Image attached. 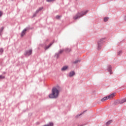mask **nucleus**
<instances>
[{
	"instance_id": "1",
	"label": "nucleus",
	"mask_w": 126,
	"mask_h": 126,
	"mask_svg": "<svg viewBox=\"0 0 126 126\" xmlns=\"http://www.w3.org/2000/svg\"><path fill=\"white\" fill-rule=\"evenodd\" d=\"M59 90L57 88L52 89V94L49 95V98H58L59 96Z\"/></svg>"
},
{
	"instance_id": "2",
	"label": "nucleus",
	"mask_w": 126,
	"mask_h": 126,
	"mask_svg": "<svg viewBox=\"0 0 126 126\" xmlns=\"http://www.w3.org/2000/svg\"><path fill=\"white\" fill-rule=\"evenodd\" d=\"M114 97H115V94H112L109 95L104 97L101 99V102H105V101H106V100H108V99H111L112 98H114Z\"/></svg>"
},
{
	"instance_id": "3",
	"label": "nucleus",
	"mask_w": 126,
	"mask_h": 126,
	"mask_svg": "<svg viewBox=\"0 0 126 126\" xmlns=\"http://www.w3.org/2000/svg\"><path fill=\"white\" fill-rule=\"evenodd\" d=\"M105 38H101L97 42V50H101V47H102V45L103 43H104V39Z\"/></svg>"
},
{
	"instance_id": "4",
	"label": "nucleus",
	"mask_w": 126,
	"mask_h": 126,
	"mask_svg": "<svg viewBox=\"0 0 126 126\" xmlns=\"http://www.w3.org/2000/svg\"><path fill=\"white\" fill-rule=\"evenodd\" d=\"M89 10H83L81 11L79 13V17H83V16H84V15H86V14H87V13H88Z\"/></svg>"
},
{
	"instance_id": "5",
	"label": "nucleus",
	"mask_w": 126,
	"mask_h": 126,
	"mask_svg": "<svg viewBox=\"0 0 126 126\" xmlns=\"http://www.w3.org/2000/svg\"><path fill=\"white\" fill-rule=\"evenodd\" d=\"M107 70L110 74H113V71H112V66L111 65H108L107 66Z\"/></svg>"
},
{
	"instance_id": "6",
	"label": "nucleus",
	"mask_w": 126,
	"mask_h": 126,
	"mask_svg": "<svg viewBox=\"0 0 126 126\" xmlns=\"http://www.w3.org/2000/svg\"><path fill=\"white\" fill-rule=\"evenodd\" d=\"M25 55V56H30L31 55H32V49L26 51Z\"/></svg>"
},
{
	"instance_id": "7",
	"label": "nucleus",
	"mask_w": 126,
	"mask_h": 126,
	"mask_svg": "<svg viewBox=\"0 0 126 126\" xmlns=\"http://www.w3.org/2000/svg\"><path fill=\"white\" fill-rule=\"evenodd\" d=\"M63 50H61L59 51V53H57L56 54H55V57L57 59H58V58H59V57H60V54H63Z\"/></svg>"
},
{
	"instance_id": "8",
	"label": "nucleus",
	"mask_w": 126,
	"mask_h": 126,
	"mask_svg": "<svg viewBox=\"0 0 126 126\" xmlns=\"http://www.w3.org/2000/svg\"><path fill=\"white\" fill-rule=\"evenodd\" d=\"M28 29H24L21 33V37H23V36H24V35H25V34L26 33V32L27 31Z\"/></svg>"
},
{
	"instance_id": "9",
	"label": "nucleus",
	"mask_w": 126,
	"mask_h": 126,
	"mask_svg": "<svg viewBox=\"0 0 126 126\" xmlns=\"http://www.w3.org/2000/svg\"><path fill=\"white\" fill-rule=\"evenodd\" d=\"M67 68H68V66H64L62 68L61 70H62V71H64L66 70V69H67Z\"/></svg>"
},
{
	"instance_id": "10",
	"label": "nucleus",
	"mask_w": 126,
	"mask_h": 126,
	"mask_svg": "<svg viewBox=\"0 0 126 126\" xmlns=\"http://www.w3.org/2000/svg\"><path fill=\"white\" fill-rule=\"evenodd\" d=\"M74 74H75V73L74 72V71H71L69 73V77H72V76H73V75H74Z\"/></svg>"
},
{
	"instance_id": "11",
	"label": "nucleus",
	"mask_w": 126,
	"mask_h": 126,
	"mask_svg": "<svg viewBox=\"0 0 126 126\" xmlns=\"http://www.w3.org/2000/svg\"><path fill=\"white\" fill-rule=\"evenodd\" d=\"M112 123H113V120H109L108 122H107L106 123V126H109L110 125H111L112 124Z\"/></svg>"
},
{
	"instance_id": "12",
	"label": "nucleus",
	"mask_w": 126,
	"mask_h": 126,
	"mask_svg": "<svg viewBox=\"0 0 126 126\" xmlns=\"http://www.w3.org/2000/svg\"><path fill=\"white\" fill-rule=\"evenodd\" d=\"M65 51L66 53H69V52H71V49H70V48H66L65 49Z\"/></svg>"
},
{
	"instance_id": "13",
	"label": "nucleus",
	"mask_w": 126,
	"mask_h": 126,
	"mask_svg": "<svg viewBox=\"0 0 126 126\" xmlns=\"http://www.w3.org/2000/svg\"><path fill=\"white\" fill-rule=\"evenodd\" d=\"M52 45H53L52 43H50L49 45H48V46H46L45 48V50H48V49H49V48H50V47H51V46H52Z\"/></svg>"
},
{
	"instance_id": "14",
	"label": "nucleus",
	"mask_w": 126,
	"mask_h": 126,
	"mask_svg": "<svg viewBox=\"0 0 126 126\" xmlns=\"http://www.w3.org/2000/svg\"><path fill=\"white\" fill-rule=\"evenodd\" d=\"M42 9H43V7H40L38 10H36V13H38V12H39V11L42 10Z\"/></svg>"
},
{
	"instance_id": "15",
	"label": "nucleus",
	"mask_w": 126,
	"mask_h": 126,
	"mask_svg": "<svg viewBox=\"0 0 126 126\" xmlns=\"http://www.w3.org/2000/svg\"><path fill=\"white\" fill-rule=\"evenodd\" d=\"M79 17V15H77L74 17V19L75 20H76V19H78V18Z\"/></svg>"
},
{
	"instance_id": "16",
	"label": "nucleus",
	"mask_w": 126,
	"mask_h": 126,
	"mask_svg": "<svg viewBox=\"0 0 126 126\" xmlns=\"http://www.w3.org/2000/svg\"><path fill=\"white\" fill-rule=\"evenodd\" d=\"M109 20V17H105L104 18V22H107Z\"/></svg>"
},
{
	"instance_id": "17",
	"label": "nucleus",
	"mask_w": 126,
	"mask_h": 126,
	"mask_svg": "<svg viewBox=\"0 0 126 126\" xmlns=\"http://www.w3.org/2000/svg\"><path fill=\"white\" fill-rule=\"evenodd\" d=\"M122 50L119 51L118 52V56H121V54H122Z\"/></svg>"
},
{
	"instance_id": "18",
	"label": "nucleus",
	"mask_w": 126,
	"mask_h": 126,
	"mask_svg": "<svg viewBox=\"0 0 126 126\" xmlns=\"http://www.w3.org/2000/svg\"><path fill=\"white\" fill-rule=\"evenodd\" d=\"M86 112V110L84 111L82 113H80V114H79L80 117V116L83 115V114H84V113H85Z\"/></svg>"
},
{
	"instance_id": "19",
	"label": "nucleus",
	"mask_w": 126,
	"mask_h": 126,
	"mask_svg": "<svg viewBox=\"0 0 126 126\" xmlns=\"http://www.w3.org/2000/svg\"><path fill=\"white\" fill-rule=\"evenodd\" d=\"M0 53L1 54H2V53H3V49H2V48L0 49Z\"/></svg>"
},
{
	"instance_id": "20",
	"label": "nucleus",
	"mask_w": 126,
	"mask_h": 126,
	"mask_svg": "<svg viewBox=\"0 0 126 126\" xmlns=\"http://www.w3.org/2000/svg\"><path fill=\"white\" fill-rule=\"evenodd\" d=\"M4 78V77L2 75H0V79H3Z\"/></svg>"
},
{
	"instance_id": "21",
	"label": "nucleus",
	"mask_w": 126,
	"mask_h": 126,
	"mask_svg": "<svg viewBox=\"0 0 126 126\" xmlns=\"http://www.w3.org/2000/svg\"><path fill=\"white\" fill-rule=\"evenodd\" d=\"M54 0H46V1H47L48 2H50L51 1H54Z\"/></svg>"
},
{
	"instance_id": "22",
	"label": "nucleus",
	"mask_w": 126,
	"mask_h": 126,
	"mask_svg": "<svg viewBox=\"0 0 126 126\" xmlns=\"http://www.w3.org/2000/svg\"><path fill=\"white\" fill-rule=\"evenodd\" d=\"M78 63V60H76L73 62V63Z\"/></svg>"
},
{
	"instance_id": "23",
	"label": "nucleus",
	"mask_w": 126,
	"mask_h": 126,
	"mask_svg": "<svg viewBox=\"0 0 126 126\" xmlns=\"http://www.w3.org/2000/svg\"><path fill=\"white\" fill-rule=\"evenodd\" d=\"M61 18V16H56V18L57 19H59V18Z\"/></svg>"
},
{
	"instance_id": "24",
	"label": "nucleus",
	"mask_w": 126,
	"mask_h": 126,
	"mask_svg": "<svg viewBox=\"0 0 126 126\" xmlns=\"http://www.w3.org/2000/svg\"><path fill=\"white\" fill-rule=\"evenodd\" d=\"M2 15V12L1 11H0V17Z\"/></svg>"
},
{
	"instance_id": "25",
	"label": "nucleus",
	"mask_w": 126,
	"mask_h": 126,
	"mask_svg": "<svg viewBox=\"0 0 126 126\" xmlns=\"http://www.w3.org/2000/svg\"><path fill=\"white\" fill-rule=\"evenodd\" d=\"M1 30L2 31H3V28H1Z\"/></svg>"
},
{
	"instance_id": "26",
	"label": "nucleus",
	"mask_w": 126,
	"mask_h": 126,
	"mask_svg": "<svg viewBox=\"0 0 126 126\" xmlns=\"http://www.w3.org/2000/svg\"><path fill=\"white\" fill-rule=\"evenodd\" d=\"M85 126V125H80L79 126Z\"/></svg>"
},
{
	"instance_id": "27",
	"label": "nucleus",
	"mask_w": 126,
	"mask_h": 126,
	"mask_svg": "<svg viewBox=\"0 0 126 126\" xmlns=\"http://www.w3.org/2000/svg\"><path fill=\"white\" fill-rule=\"evenodd\" d=\"M77 118H78V116H77Z\"/></svg>"
}]
</instances>
